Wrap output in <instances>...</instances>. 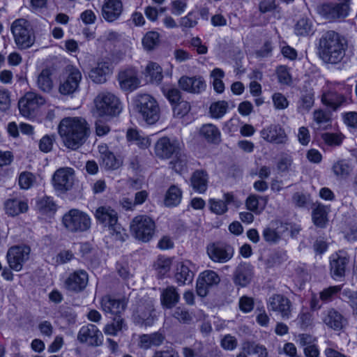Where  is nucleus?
<instances>
[{"label": "nucleus", "instance_id": "f257e3e1", "mask_svg": "<svg viewBox=\"0 0 357 357\" xmlns=\"http://www.w3.org/2000/svg\"><path fill=\"white\" fill-rule=\"evenodd\" d=\"M90 133L89 124L82 117H66L59 125V134L63 145L72 151L82 146Z\"/></svg>", "mask_w": 357, "mask_h": 357}, {"label": "nucleus", "instance_id": "f03ea898", "mask_svg": "<svg viewBox=\"0 0 357 357\" xmlns=\"http://www.w3.org/2000/svg\"><path fill=\"white\" fill-rule=\"evenodd\" d=\"M319 45L320 56L326 62L337 63L344 56L347 46L344 38L334 31L324 33Z\"/></svg>", "mask_w": 357, "mask_h": 357}, {"label": "nucleus", "instance_id": "7ed1b4c3", "mask_svg": "<svg viewBox=\"0 0 357 357\" xmlns=\"http://www.w3.org/2000/svg\"><path fill=\"white\" fill-rule=\"evenodd\" d=\"M97 222L107 227L111 236L116 241H125L128 234L124 228L118 222V213L110 206L98 207L94 213Z\"/></svg>", "mask_w": 357, "mask_h": 357}, {"label": "nucleus", "instance_id": "20e7f679", "mask_svg": "<svg viewBox=\"0 0 357 357\" xmlns=\"http://www.w3.org/2000/svg\"><path fill=\"white\" fill-rule=\"evenodd\" d=\"M180 150L181 146L178 141L171 140L165 137L160 138L155 145V153L159 158L168 159L174 155L178 158L176 162H170L172 168L176 172H181L185 165L184 160L180 158Z\"/></svg>", "mask_w": 357, "mask_h": 357}, {"label": "nucleus", "instance_id": "39448f33", "mask_svg": "<svg viewBox=\"0 0 357 357\" xmlns=\"http://www.w3.org/2000/svg\"><path fill=\"white\" fill-rule=\"evenodd\" d=\"M135 110L148 124H154L160 119V107L156 100L149 94H139L135 99Z\"/></svg>", "mask_w": 357, "mask_h": 357}, {"label": "nucleus", "instance_id": "423d86ee", "mask_svg": "<svg viewBox=\"0 0 357 357\" xmlns=\"http://www.w3.org/2000/svg\"><path fill=\"white\" fill-rule=\"evenodd\" d=\"M10 30L18 49L26 50L34 44V33L26 20L23 18L15 20L11 24Z\"/></svg>", "mask_w": 357, "mask_h": 357}, {"label": "nucleus", "instance_id": "0eeeda50", "mask_svg": "<svg viewBox=\"0 0 357 357\" xmlns=\"http://www.w3.org/2000/svg\"><path fill=\"white\" fill-rule=\"evenodd\" d=\"M94 104L96 112L100 116H115L122 110L119 98L107 91L98 93L94 99Z\"/></svg>", "mask_w": 357, "mask_h": 357}, {"label": "nucleus", "instance_id": "6e6552de", "mask_svg": "<svg viewBox=\"0 0 357 357\" xmlns=\"http://www.w3.org/2000/svg\"><path fill=\"white\" fill-rule=\"evenodd\" d=\"M62 222L70 232H83L90 229L91 220L88 214L78 209H71L64 214Z\"/></svg>", "mask_w": 357, "mask_h": 357}, {"label": "nucleus", "instance_id": "1a4fd4ad", "mask_svg": "<svg viewBox=\"0 0 357 357\" xmlns=\"http://www.w3.org/2000/svg\"><path fill=\"white\" fill-rule=\"evenodd\" d=\"M130 231L139 241H149L155 231V222L149 216L140 215L135 217L130 225Z\"/></svg>", "mask_w": 357, "mask_h": 357}, {"label": "nucleus", "instance_id": "9d476101", "mask_svg": "<svg viewBox=\"0 0 357 357\" xmlns=\"http://www.w3.org/2000/svg\"><path fill=\"white\" fill-rule=\"evenodd\" d=\"M45 103V99L35 92H27L19 100L18 107L20 114L27 118L33 117L38 109Z\"/></svg>", "mask_w": 357, "mask_h": 357}, {"label": "nucleus", "instance_id": "9b49d317", "mask_svg": "<svg viewBox=\"0 0 357 357\" xmlns=\"http://www.w3.org/2000/svg\"><path fill=\"white\" fill-rule=\"evenodd\" d=\"M156 319L153 302L151 299L141 301L134 314L135 321L140 325L150 326Z\"/></svg>", "mask_w": 357, "mask_h": 357}, {"label": "nucleus", "instance_id": "f8f14e48", "mask_svg": "<svg viewBox=\"0 0 357 357\" xmlns=\"http://www.w3.org/2000/svg\"><path fill=\"white\" fill-rule=\"evenodd\" d=\"M31 249L26 245H15L10 248L6 259L10 268L15 271L22 270L23 264L29 259Z\"/></svg>", "mask_w": 357, "mask_h": 357}, {"label": "nucleus", "instance_id": "ddd939ff", "mask_svg": "<svg viewBox=\"0 0 357 357\" xmlns=\"http://www.w3.org/2000/svg\"><path fill=\"white\" fill-rule=\"evenodd\" d=\"M319 12L326 20L332 22L341 21L348 16L349 6L348 3H325L319 8Z\"/></svg>", "mask_w": 357, "mask_h": 357}, {"label": "nucleus", "instance_id": "4468645a", "mask_svg": "<svg viewBox=\"0 0 357 357\" xmlns=\"http://www.w3.org/2000/svg\"><path fill=\"white\" fill-rule=\"evenodd\" d=\"M268 310L278 312L282 319H289L291 317L292 303L282 294H275L267 301Z\"/></svg>", "mask_w": 357, "mask_h": 357}, {"label": "nucleus", "instance_id": "2eb2a0df", "mask_svg": "<svg viewBox=\"0 0 357 357\" xmlns=\"http://www.w3.org/2000/svg\"><path fill=\"white\" fill-rule=\"evenodd\" d=\"M208 257L214 262L225 263L234 255V249L230 245L221 243H211L206 247Z\"/></svg>", "mask_w": 357, "mask_h": 357}, {"label": "nucleus", "instance_id": "dca6fc26", "mask_svg": "<svg viewBox=\"0 0 357 357\" xmlns=\"http://www.w3.org/2000/svg\"><path fill=\"white\" fill-rule=\"evenodd\" d=\"M74 171L69 167L57 169L52 178V183L55 190L65 192L71 189L74 180Z\"/></svg>", "mask_w": 357, "mask_h": 357}, {"label": "nucleus", "instance_id": "f3484780", "mask_svg": "<svg viewBox=\"0 0 357 357\" xmlns=\"http://www.w3.org/2000/svg\"><path fill=\"white\" fill-rule=\"evenodd\" d=\"M67 72V77L60 83L59 86V93L66 96L73 94L77 91L82 79V74L77 68L68 66Z\"/></svg>", "mask_w": 357, "mask_h": 357}, {"label": "nucleus", "instance_id": "a211bd4d", "mask_svg": "<svg viewBox=\"0 0 357 357\" xmlns=\"http://www.w3.org/2000/svg\"><path fill=\"white\" fill-rule=\"evenodd\" d=\"M220 282L218 274L212 270L200 273L197 281V293L199 296H206L210 288L217 286Z\"/></svg>", "mask_w": 357, "mask_h": 357}, {"label": "nucleus", "instance_id": "6ab92c4d", "mask_svg": "<svg viewBox=\"0 0 357 357\" xmlns=\"http://www.w3.org/2000/svg\"><path fill=\"white\" fill-rule=\"evenodd\" d=\"M102 332L93 324L82 326L77 335V339L80 342L95 347L102 344Z\"/></svg>", "mask_w": 357, "mask_h": 357}, {"label": "nucleus", "instance_id": "aec40b11", "mask_svg": "<svg viewBox=\"0 0 357 357\" xmlns=\"http://www.w3.org/2000/svg\"><path fill=\"white\" fill-rule=\"evenodd\" d=\"M89 275L84 270H77L69 274L64 282L66 289L73 292H80L87 286Z\"/></svg>", "mask_w": 357, "mask_h": 357}, {"label": "nucleus", "instance_id": "412c9836", "mask_svg": "<svg viewBox=\"0 0 357 357\" xmlns=\"http://www.w3.org/2000/svg\"><path fill=\"white\" fill-rule=\"evenodd\" d=\"M123 10L121 0H104L101 8L102 17L107 22L119 20Z\"/></svg>", "mask_w": 357, "mask_h": 357}, {"label": "nucleus", "instance_id": "4be33fe9", "mask_svg": "<svg viewBox=\"0 0 357 357\" xmlns=\"http://www.w3.org/2000/svg\"><path fill=\"white\" fill-rule=\"evenodd\" d=\"M260 135L265 141L272 144H284L287 141L284 128L278 124H271L264 128L260 131Z\"/></svg>", "mask_w": 357, "mask_h": 357}, {"label": "nucleus", "instance_id": "5701e85b", "mask_svg": "<svg viewBox=\"0 0 357 357\" xmlns=\"http://www.w3.org/2000/svg\"><path fill=\"white\" fill-rule=\"evenodd\" d=\"M349 262V257L346 252L339 251L333 254L330 259V270L335 279L344 276L346 267Z\"/></svg>", "mask_w": 357, "mask_h": 357}, {"label": "nucleus", "instance_id": "b1692460", "mask_svg": "<svg viewBox=\"0 0 357 357\" xmlns=\"http://www.w3.org/2000/svg\"><path fill=\"white\" fill-rule=\"evenodd\" d=\"M321 102L335 111L340 107L350 103L351 101L346 96L336 91L335 87H330L328 91L322 93Z\"/></svg>", "mask_w": 357, "mask_h": 357}, {"label": "nucleus", "instance_id": "393cba45", "mask_svg": "<svg viewBox=\"0 0 357 357\" xmlns=\"http://www.w3.org/2000/svg\"><path fill=\"white\" fill-rule=\"evenodd\" d=\"M118 81L121 89L123 91H132L140 84L137 70L133 68H128L119 72Z\"/></svg>", "mask_w": 357, "mask_h": 357}, {"label": "nucleus", "instance_id": "a878e982", "mask_svg": "<svg viewBox=\"0 0 357 357\" xmlns=\"http://www.w3.org/2000/svg\"><path fill=\"white\" fill-rule=\"evenodd\" d=\"M178 86L188 93H199L205 89L206 84L201 77L182 76L178 80Z\"/></svg>", "mask_w": 357, "mask_h": 357}, {"label": "nucleus", "instance_id": "bb28decb", "mask_svg": "<svg viewBox=\"0 0 357 357\" xmlns=\"http://www.w3.org/2000/svg\"><path fill=\"white\" fill-rule=\"evenodd\" d=\"M192 264L189 261L177 264L175 270L174 279L178 285L190 284L194 278V273L191 270Z\"/></svg>", "mask_w": 357, "mask_h": 357}, {"label": "nucleus", "instance_id": "cd10ccee", "mask_svg": "<svg viewBox=\"0 0 357 357\" xmlns=\"http://www.w3.org/2000/svg\"><path fill=\"white\" fill-rule=\"evenodd\" d=\"M126 303L124 300L116 299L111 296H105L101 300L102 310L106 313L120 316L125 310Z\"/></svg>", "mask_w": 357, "mask_h": 357}, {"label": "nucleus", "instance_id": "c85d7f7f", "mask_svg": "<svg viewBox=\"0 0 357 357\" xmlns=\"http://www.w3.org/2000/svg\"><path fill=\"white\" fill-rule=\"evenodd\" d=\"M323 321L328 327L335 331L341 330L347 324L346 319L333 308L324 312Z\"/></svg>", "mask_w": 357, "mask_h": 357}, {"label": "nucleus", "instance_id": "c756f323", "mask_svg": "<svg viewBox=\"0 0 357 357\" xmlns=\"http://www.w3.org/2000/svg\"><path fill=\"white\" fill-rule=\"evenodd\" d=\"M273 224L272 227H266L263 231V237L264 240L269 243H277L289 230V226L282 222H276Z\"/></svg>", "mask_w": 357, "mask_h": 357}, {"label": "nucleus", "instance_id": "7c9ffc66", "mask_svg": "<svg viewBox=\"0 0 357 357\" xmlns=\"http://www.w3.org/2000/svg\"><path fill=\"white\" fill-rule=\"evenodd\" d=\"M112 72V66L109 62L101 61L89 73L90 79L95 83L102 84L107 81V77Z\"/></svg>", "mask_w": 357, "mask_h": 357}, {"label": "nucleus", "instance_id": "2f4dec72", "mask_svg": "<svg viewBox=\"0 0 357 357\" xmlns=\"http://www.w3.org/2000/svg\"><path fill=\"white\" fill-rule=\"evenodd\" d=\"M190 186L193 190L199 194L204 193L208 188V175L205 170L195 171L190 177Z\"/></svg>", "mask_w": 357, "mask_h": 357}, {"label": "nucleus", "instance_id": "473e14b6", "mask_svg": "<svg viewBox=\"0 0 357 357\" xmlns=\"http://www.w3.org/2000/svg\"><path fill=\"white\" fill-rule=\"evenodd\" d=\"M252 275V268L250 264H240L235 271L234 282L241 287H245L250 282Z\"/></svg>", "mask_w": 357, "mask_h": 357}, {"label": "nucleus", "instance_id": "72a5a7b5", "mask_svg": "<svg viewBox=\"0 0 357 357\" xmlns=\"http://www.w3.org/2000/svg\"><path fill=\"white\" fill-rule=\"evenodd\" d=\"M165 338V335L159 332L143 334L139 337L138 346L142 349H148L151 347H158L163 343Z\"/></svg>", "mask_w": 357, "mask_h": 357}, {"label": "nucleus", "instance_id": "f704fd0d", "mask_svg": "<svg viewBox=\"0 0 357 357\" xmlns=\"http://www.w3.org/2000/svg\"><path fill=\"white\" fill-rule=\"evenodd\" d=\"M180 296L176 287H167L162 289L160 295V301L163 307L170 309L175 306L179 301Z\"/></svg>", "mask_w": 357, "mask_h": 357}, {"label": "nucleus", "instance_id": "c9c22d12", "mask_svg": "<svg viewBox=\"0 0 357 357\" xmlns=\"http://www.w3.org/2000/svg\"><path fill=\"white\" fill-rule=\"evenodd\" d=\"M52 72L49 68H45L38 74L36 78V86L43 92L50 93L54 87L52 78Z\"/></svg>", "mask_w": 357, "mask_h": 357}, {"label": "nucleus", "instance_id": "e433bc0d", "mask_svg": "<svg viewBox=\"0 0 357 357\" xmlns=\"http://www.w3.org/2000/svg\"><path fill=\"white\" fill-rule=\"evenodd\" d=\"M36 208L40 213L46 215L54 213L57 207L52 197L44 195L36 199Z\"/></svg>", "mask_w": 357, "mask_h": 357}, {"label": "nucleus", "instance_id": "4c0bfd02", "mask_svg": "<svg viewBox=\"0 0 357 357\" xmlns=\"http://www.w3.org/2000/svg\"><path fill=\"white\" fill-rule=\"evenodd\" d=\"M268 197L266 196L251 195L246 199L245 206L248 210L255 214H259L266 207Z\"/></svg>", "mask_w": 357, "mask_h": 357}, {"label": "nucleus", "instance_id": "58836bf2", "mask_svg": "<svg viewBox=\"0 0 357 357\" xmlns=\"http://www.w3.org/2000/svg\"><path fill=\"white\" fill-rule=\"evenodd\" d=\"M314 103V92L312 89L305 90L302 93L298 102L297 110L299 113L308 112Z\"/></svg>", "mask_w": 357, "mask_h": 357}, {"label": "nucleus", "instance_id": "ea45409f", "mask_svg": "<svg viewBox=\"0 0 357 357\" xmlns=\"http://www.w3.org/2000/svg\"><path fill=\"white\" fill-rule=\"evenodd\" d=\"M6 213L11 216L17 215L28 210V204L25 201L13 199H8L5 203Z\"/></svg>", "mask_w": 357, "mask_h": 357}, {"label": "nucleus", "instance_id": "a19ab883", "mask_svg": "<svg viewBox=\"0 0 357 357\" xmlns=\"http://www.w3.org/2000/svg\"><path fill=\"white\" fill-rule=\"evenodd\" d=\"M127 329V325L124 319L121 316L115 317L111 323L106 324L103 332L107 335L116 336L119 332Z\"/></svg>", "mask_w": 357, "mask_h": 357}, {"label": "nucleus", "instance_id": "79ce46f5", "mask_svg": "<svg viewBox=\"0 0 357 357\" xmlns=\"http://www.w3.org/2000/svg\"><path fill=\"white\" fill-rule=\"evenodd\" d=\"M242 350L247 354H256L258 357H267L268 351L266 348L254 341H245L242 344Z\"/></svg>", "mask_w": 357, "mask_h": 357}, {"label": "nucleus", "instance_id": "37998d69", "mask_svg": "<svg viewBox=\"0 0 357 357\" xmlns=\"http://www.w3.org/2000/svg\"><path fill=\"white\" fill-rule=\"evenodd\" d=\"M145 72L146 75L150 77L152 83L160 84L162 80V69L157 63L149 62L146 67Z\"/></svg>", "mask_w": 357, "mask_h": 357}, {"label": "nucleus", "instance_id": "c03bdc74", "mask_svg": "<svg viewBox=\"0 0 357 357\" xmlns=\"http://www.w3.org/2000/svg\"><path fill=\"white\" fill-rule=\"evenodd\" d=\"M182 197V191L177 186L173 185L168 189L165 199V204L167 206L178 205Z\"/></svg>", "mask_w": 357, "mask_h": 357}, {"label": "nucleus", "instance_id": "a18cd8bd", "mask_svg": "<svg viewBox=\"0 0 357 357\" xmlns=\"http://www.w3.org/2000/svg\"><path fill=\"white\" fill-rule=\"evenodd\" d=\"M201 134L208 141L217 143L220 140L219 130L213 124H206L201 128Z\"/></svg>", "mask_w": 357, "mask_h": 357}, {"label": "nucleus", "instance_id": "49530a36", "mask_svg": "<svg viewBox=\"0 0 357 357\" xmlns=\"http://www.w3.org/2000/svg\"><path fill=\"white\" fill-rule=\"evenodd\" d=\"M332 169L335 175L340 178H347L352 171L350 165L344 160L335 162Z\"/></svg>", "mask_w": 357, "mask_h": 357}, {"label": "nucleus", "instance_id": "de8ad7c7", "mask_svg": "<svg viewBox=\"0 0 357 357\" xmlns=\"http://www.w3.org/2000/svg\"><path fill=\"white\" fill-rule=\"evenodd\" d=\"M160 36L158 32L149 31L142 39V44L146 50H152L159 45Z\"/></svg>", "mask_w": 357, "mask_h": 357}, {"label": "nucleus", "instance_id": "09e8293b", "mask_svg": "<svg viewBox=\"0 0 357 357\" xmlns=\"http://www.w3.org/2000/svg\"><path fill=\"white\" fill-rule=\"evenodd\" d=\"M228 103L226 101H218L211 104L210 107V113L213 118L220 119L227 112Z\"/></svg>", "mask_w": 357, "mask_h": 357}, {"label": "nucleus", "instance_id": "8fccbe9b", "mask_svg": "<svg viewBox=\"0 0 357 357\" xmlns=\"http://www.w3.org/2000/svg\"><path fill=\"white\" fill-rule=\"evenodd\" d=\"M224 75V72L220 68L214 69L211 74L213 79V88L215 91L220 93H222L225 89V85L222 81Z\"/></svg>", "mask_w": 357, "mask_h": 357}, {"label": "nucleus", "instance_id": "3c124183", "mask_svg": "<svg viewBox=\"0 0 357 357\" xmlns=\"http://www.w3.org/2000/svg\"><path fill=\"white\" fill-rule=\"evenodd\" d=\"M102 165L108 169H116L121 166V162L109 151L102 154Z\"/></svg>", "mask_w": 357, "mask_h": 357}, {"label": "nucleus", "instance_id": "603ef678", "mask_svg": "<svg viewBox=\"0 0 357 357\" xmlns=\"http://www.w3.org/2000/svg\"><path fill=\"white\" fill-rule=\"evenodd\" d=\"M314 224L319 227H325L326 222V212L323 206H317L312 212Z\"/></svg>", "mask_w": 357, "mask_h": 357}, {"label": "nucleus", "instance_id": "864d4df0", "mask_svg": "<svg viewBox=\"0 0 357 357\" xmlns=\"http://www.w3.org/2000/svg\"><path fill=\"white\" fill-rule=\"evenodd\" d=\"M340 290V286H332L324 289L319 294V299L324 303L331 302Z\"/></svg>", "mask_w": 357, "mask_h": 357}, {"label": "nucleus", "instance_id": "5fc2aeb1", "mask_svg": "<svg viewBox=\"0 0 357 357\" xmlns=\"http://www.w3.org/2000/svg\"><path fill=\"white\" fill-rule=\"evenodd\" d=\"M273 106L277 110H283L289 107V102L287 97L280 92L274 93L272 95Z\"/></svg>", "mask_w": 357, "mask_h": 357}, {"label": "nucleus", "instance_id": "6e6d98bb", "mask_svg": "<svg viewBox=\"0 0 357 357\" xmlns=\"http://www.w3.org/2000/svg\"><path fill=\"white\" fill-rule=\"evenodd\" d=\"M312 314L307 309L303 308L297 317V321L301 328H307L312 324Z\"/></svg>", "mask_w": 357, "mask_h": 357}, {"label": "nucleus", "instance_id": "4d7b16f0", "mask_svg": "<svg viewBox=\"0 0 357 357\" xmlns=\"http://www.w3.org/2000/svg\"><path fill=\"white\" fill-rule=\"evenodd\" d=\"M312 31L311 22L305 18H302L298 21L295 26V32L297 35L306 36Z\"/></svg>", "mask_w": 357, "mask_h": 357}, {"label": "nucleus", "instance_id": "13d9d810", "mask_svg": "<svg viewBox=\"0 0 357 357\" xmlns=\"http://www.w3.org/2000/svg\"><path fill=\"white\" fill-rule=\"evenodd\" d=\"M173 317L183 324H190L192 320V314L187 310L181 307L174 310Z\"/></svg>", "mask_w": 357, "mask_h": 357}, {"label": "nucleus", "instance_id": "bf43d9fd", "mask_svg": "<svg viewBox=\"0 0 357 357\" xmlns=\"http://www.w3.org/2000/svg\"><path fill=\"white\" fill-rule=\"evenodd\" d=\"M54 142L55 136L54 135H46L39 141V149L44 153H48L52 151Z\"/></svg>", "mask_w": 357, "mask_h": 357}, {"label": "nucleus", "instance_id": "052dcab7", "mask_svg": "<svg viewBox=\"0 0 357 357\" xmlns=\"http://www.w3.org/2000/svg\"><path fill=\"white\" fill-rule=\"evenodd\" d=\"M209 204L211 211L217 215H222L228 210L227 203L224 202L223 200L211 199Z\"/></svg>", "mask_w": 357, "mask_h": 357}, {"label": "nucleus", "instance_id": "680f3d73", "mask_svg": "<svg viewBox=\"0 0 357 357\" xmlns=\"http://www.w3.org/2000/svg\"><path fill=\"white\" fill-rule=\"evenodd\" d=\"M220 346L225 350L233 351L238 346V340L230 334L225 335L220 340Z\"/></svg>", "mask_w": 357, "mask_h": 357}, {"label": "nucleus", "instance_id": "e2e57ef3", "mask_svg": "<svg viewBox=\"0 0 357 357\" xmlns=\"http://www.w3.org/2000/svg\"><path fill=\"white\" fill-rule=\"evenodd\" d=\"M35 181V176L31 172H22L19 176V185L22 189H29L31 188Z\"/></svg>", "mask_w": 357, "mask_h": 357}, {"label": "nucleus", "instance_id": "0e129e2a", "mask_svg": "<svg viewBox=\"0 0 357 357\" xmlns=\"http://www.w3.org/2000/svg\"><path fill=\"white\" fill-rule=\"evenodd\" d=\"M322 139L329 146H339L342 142V135L337 133L326 132L321 135Z\"/></svg>", "mask_w": 357, "mask_h": 357}, {"label": "nucleus", "instance_id": "69168bd1", "mask_svg": "<svg viewBox=\"0 0 357 357\" xmlns=\"http://www.w3.org/2000/svg\"><path fill=\"white\" fill-rule=\"evenodd\" d=\"M190 110V105L187 101H178L173 108L174 115L178 118L184 116Z\"/></svg>", "mask_w": 357, "mask_h": 357}, {"label": "nucleus", "instance_id": "338daca9", "mask_svg": "<svg viewBox=\"0 0 357 357\" xmlns=\"http://www.w3.org/2000/svg\"><path fill=\"white\" fill-rule=\"evenodd\" d=\"M198 17L193 12H190L187 15L180 19V26L183 28H192L197 24Z\"/></svg>", "mask_w": 357, "mask_h": 357}, {"label": "nucleus", "instance_id": "774afa93", "mask_svg": "<svg viewBox=\"0 0 357 357\" xmlns=\"http://www.w3.org/2000/svg\"><path fill=\"white\" fill-rule=\"evenodd\" d=\"M278 8L276 0H261L259 3V10L261 13H271L277 10Z\"/></svg>", "mask_w": 357, "mask_h": 357}]
</instances>
